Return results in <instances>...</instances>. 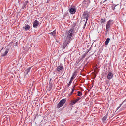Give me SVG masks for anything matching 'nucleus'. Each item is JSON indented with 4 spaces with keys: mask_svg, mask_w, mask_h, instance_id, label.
I'll use <instances>...</instances> for the list:
<instances>
[{
    "mask_svg": "<svg viewBox=\"0 0 126 126\" xmlns=\"http://www.w3.org/2000/svg\"><path fill=\"white\" fill-rule=\"evenodd\" d=\"M74 27H72L71 29L66 32L65 34V39L71 41V37L74 32Z\"/></svg>",
    "mask_w": 126,
    "mask_h": 126,
    "instance_id": "nucleus-1",
    "label": "nucleus"
},
{
    "mask_svg": "<svg viewBox=\"0 0 126 126\" xmlns=\"http://www.w3.org/2000/svg\"><path fill=\"white\" fill-rule=\"evenodd\" d=\"M90 15V12L87 10H85L83 12L82 17L83 18L86 19V21L84 25V28L85 27L88 20Z\"/></svg>",
    "mask_w": 126,
    "mask_h": 126,
    "instance_id": "nucleus-2",
    "label": "nucleus"
},
{
    "mask_svg": "<svg viewBox=\"0 0 126 126\" xmlns=\"http://www.w3.org/2000/svg\"><path fill=\"white\" fill-rule=\"evenodd\" d=\"M113 21L112 20L110 19L107 22L106 25V29L107 32L109 31L110 28L113 24Z\"/></svg>",
    "mask_w": 126,
    "mask_h": 126,
    "instance_id": "nucleus-3",
    "label": "nucleus"
},
{
    "mask_svg": "<svg viewBox=\"0 0 126 126\" xmlns=\"http://www.w3.org/2000/svg\"><path fill=\"white\" fill-rule=\"evenodd\" d=\"M66 101V100L64 99H63L61 100L57 105V108H59L62 107L65 103Z\"/></svg>",
    "mask_w": 126,
    "mask_h": 126,
    "instance_id": "nucleus-4",
    "label": "nucleus"
},
{
    "mask_svg": "<svg viewBox=\"0 0 126 126\" xmlns=\"http://www.w3.org/2000/svg\"><path fill=\"white\" fill-rule=\"evenodd\" d=\"M76 11V8L75 7L73 6L71 7L70 9H69V11L71 14H74Z\"/></svg>",
    "mask_w": 126,
    "mask_h": 126,
    "instance_id": "nucleus-5",
    "label": "nucleus"
},
{
    "mask_svg": "<svg viewBox=\"0 0 126 126\" xmlns=\"http://www.w3.org/2000/svg\"><path fill=\"white\" fill-rule=\"evenodd\" d=\"M70 41L69 40H68L65 39V42L63 45V49L65 48V47L67 46V44L69 43L70 42Z\"/></svg>",
    "mask_w": 126,
    "mask_h": 126,
    "instance_id": "nucleus-6",
    "label": "nucleus"
},
{
    "mask_svg": "<svg viewBox=\"0 0 126 126\" xmlns=\"http://www.w3.org/2000/svg\"><path fill=\"white\" fill-rule=\"evenodd\" d=\"M113 74L111 72H110L107 75V78L108 79L110 80L113 78Z\"/></svg>",
    "mask_w": 126,
    "mask_h": 126,
    "instance_id": "nucleus-7",
    "label": "nucleus"
},
{
    "mask_svg": "<svg viewBox=\"0 0 126 126\" xmlns=\"http://www.w3.org/2000/svg\"><path fill=\"white\" fill-rule=\"evenodd\" d=\"M39 22L37 20H35L33 23V27L34 28H36L39 25Z\"/></svg>",
    "mask_w": 126,
    "mask_h": 126,
    "instance_id": "nucleus-8",
    "label": "nucleus"
},
{
    "mask_svg": "<svg viewBox=\"0 0 126 126\" xmlns=\"http://www.w3.org/2000/svg\"><path fill=\"white\" fill-rule=\"evenodd\" d=\"M88 51L86 52L85 53V54H83V55H82L81 57H79V58L78 60L77 61H77H78V62H79V61H80L82 60L83 58H84L86 56V55L88 53Z\"/></svg>",
    "mask_w": 126,
    "mask_h": 126,
    "instance_id": "nucleus-9",
    "label": "nucleus"
},
{
    "mask_svg": "<svg viewBox=\"0 0 126 126\" xmlns=\"http://www.w3.org/2000/svg\"><path fill=\"white\" fill-rule=\"evenodd\" d=\"M63 69V66L62 65L58 66L56 68L57 70L59 72L62 71Z\"/></svg>",
    "mask_w": 126,
    "mask_h": 126,
    "instance_id": "nucleus-10",
    "label": "nucleus"
},
{
    "mask_svg": "<svg viewBox=\"0 0 126 126\" xmlns=\"http://www.w3.org/2000/svg\"><path fill=\"white\" fill-rule=\"evenodd\" d=\"M106 19L105 18H101L100 20V25H102L103 26L104 24V23L106 22Z\"/></svg>",
    "mask_w": 126,
    "mask_h": 126,
    "instance_id": "nucleus-11",
    "label": "nucleus"
},
{
    "mask_svg": "<svg viewBox=\"0 0 126 126\" xmlns=\"http://www.w3.org/2000/svg\"><path fill=\"white\" fill-rule=\"evenodd\" d=\"M23 30H24L25 31H27L30 28V26L29 25H26L23 26Z\"/></svg>",
    "mask_w": 126,
    "mask_h": 126,
    "instance_id": "nucleus-12",
    "label": "nucleus"
},
{
    "mask_svg": "<svg viewBox=\"0 0 126 126\" xmlns=\"http://www.w3.org/2000/svg\"><path fill=\"white\" fill-rule=\"evenodd\" d=\"M8 51L9 49L8 48L6 49L4 53L3 54H1V56L4 57L6 55L8 52Z\"/></svg>",
    "mask_w": 126,
    "mask_h": 126,
    "instance_id": "nucleus-13",
    "label": "nucleus"
},
{
    "mask_svg": "<svg viewBox=\"0 0 126 126\" xmlns=\"http://www.w3.org/2000/svg\"><path fill=\"white\" fill-rule=\"evenodd\" d=\"M28 3V1H25L24 2V4L22 7V9H24L25 8V7L26 6Z\"/></svg>",
    "mask_w": 126,
    "mask_h": 126,
    "instance_id": "nucleus-14",
    "label": "nucleus"
},
{
    "mask_svg": "<svg viewBox=\"0 0 126 126\" xmlns=\"http://www.w3.org/2000/svg\"><path fill=\"white\" fill-rule=\"evenodd\" d=\"M76 72H75L73 74L72 76L71 77L70 79L73 80L74 79V78L76 76Z\"/></svg>",
    "mask_w": 126,
    "mask_h": 126,
    "instance_id": "nucleus-15",
    "label": "nucleus"
},
{
    "mask_svg": "<svg viewBox=\"0 0 126 126\" xmlns=\"http://www.w3.org/2000/svg\"><path fill=\"white\" fill-rule=\"evenodd\" d=\"M31 67H30L28 68L26 70H25V72H24V73L25 74V75H27L29 72L30 71Z\"/></svg>",
    "mask_w": 126,
    "mask_h": 126,
    "instance_id": "nucleus-16",
    "label": "nucleus"
},
{
    "mask_svg": "<svg viewBox=\"0 0 126 126\" xmlns=\"http://www.w3.org/2000/svg\"><path fill=\"white\" fill-rule=\"evenodd\" d=\"M49 34L53 36H55L56 34V32L55 30L53 32H52L50 33H49Z\"/></svg>",
    "mask_w": 126,
    "mask_h": 126,
    "instance_id": "nucleus-17",
    "label": "nucleus"
},
{
    "mask_svg": "<svg viewBox=\"0 0 126 126\" xmlns=\"http://www.w3.org/2000/svg\"><path fill=\"white\" fill-rule=\"evenodd\" d=\"M78 94L77 95L78 96H81L82 95V93L80 91H78L77 92Z\"/></svg>",
    "mask_w": 126,
    "mask_h": 126,
    "instance_id": "nucleus-18",
    "label": "nucleus"
},
{
    "mask_svg": "<svg viewBox=\"0 0 126 126\" xmlns=\"http://www.w3.org/2000/svg\"><path fill=\"white\" fill-rule=\"evenodd\" d=\"M110 39L109 38H108L107 39L105 42V45H107L108 43L109 42Z\"/></svg>",
    "mask_w": 126,
    "mask_h": 126,
    "instance_id": "nucleus-19",
    "label": "nucleus"
},
{
    "mask_svg": "<svg viewBox=\"0 0 126 126\" xmlns=\"http://www.w3.org/2000/svg\"><path fill=\"white\" fill-rule=\"evenodd\" d=\"M76 102L74 100L72 101L70 103V105H73L75 104Z\"/></svg>",
    "mask_w": 126,
    "mask_h": 126,
    "instance_id": "nucleus-20",
    "label": "nucleus"
},
{
    "mask_svg": "<svg viewBox=\"0 0 126 126\" xmlns=\"http://www.w3.org/2000/svg\"><path fill=\"white\" fill-rule=\"evenodd\" d=\"M107 114L103 117L102 118V120L104 121H105L107 118Z\"/></svg>",
    "mask_w": 126,
    "mask_h": 126,
    "instance_id": "nucleus-21",
    "label": "nucleus"
},
{
    "mask_svg": "<svg viewBox=\"0 0 126 126\" xmlns=\"http://www.w3.org/2000/svg\"><path fill=\"white\" fill-rule=\"evenodd\" d=\"M73 80H72L71 79H70V80L69 81V83L67 86L68 87L70 86V85H71Z\"/></svg>",
    "mask_w": 126,
    "mask_h": 126,
    "instance_id": "nucleus-22",
    "label": "nucleus"
},
{
    "mask_svg": "<svg viewBox=\"0 0 126 126\" xmlns=\"http://www.w3.org/2000/svg\"><path fill=\"white\" fill-rule=\"evenodd\" d=\"M74 89H72V91H71V92H70V93L69 94H68V95L70 96H71V94H72L73 93L74 91Z\"/></svg>",
    "mask_w": 126,
    "mask_h": 126,
    "instance_id": "nucleus-23",
    "label": "nucleus"
},
{
    "mask_svg": "<svg viewBox=\"0 0 126 126\" xmlns=\"http://www.w3.org/2000/svg\"><path fill=\"white\" fill-rule=\"evenodd\" d=\"M80 99V98H77L75 100H74L76 102V103L77 101H78Z\"/></svg>",
    "mask_w": 126,
    "mask_h": 126,
    "instance_id": "nucleus-24",
    "label": "nucleus"
},
{
    "mask_svg": "<svg viewBox=\"0 0 126 126\" xmlns=\"http://www.w3.org/2000/svg\"><path fill=\"white\" fill-rule=\"evenodd\" d=\"M122 104H120V106H119V107H118L117 108V109H118V108H120V107L121 106V105H122Z\"/></svg>",
    "mask_w": 126,
    "mask_h": 126,
    "instance_id": "nucleus-25",
    "label": "nucleus"
},
{
    "mask_svg": "<svg viewBox=\"0 0 126 126\" xmlns=\"http://www.w3.org/2000/svg\"><path fill=\"white\" fill-rule=\"evenodd\" d=\"M75 85H74V86H73V88H72V89H74V88H75Z\"/></svg>",
    "mask_w": 126,
    "mask_h": 126,
    "instance_id": "nucleus-26",
    "label": "nucleus"
},
{
    "mask_svg": "<svg viewBox=\"0 0 126 126\" xmlns=\"http://www.w3.org/2000/svg\"><path fill=\"white\" fill-rule=\"evenodd\" d=\"M125 63L126 64V61L125 62Z\"/></svg>",
    "mask_w": 126,
    "mask_h": 126,
    "instance_id": "nucleus-27",
    "label": "nucleus"
}]
</instances>
